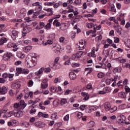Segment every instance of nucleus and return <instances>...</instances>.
<instances>
[{
  "instance_id": "393cba45",
  "label": "nucleus",
  "mask_w": 130,
  "mask_h": 130,
  "mask_svg": "<svg viewBox=\"0 0 130 130\" xmlns=\"http://www.w3.org/2000/svg\"><path fill=\"white\" fill-rule=\"evenodd\" d=\"M31 43V41L29 40H22L21 41V44L22 45H28V44H30Z\"/></svg>"
},
{
  "instance_id": "2eb2a0df",
  "label": "nucleus",
  "mask_w": 130,
  "mask_h": 130,
  "mask_svg": "<svg viewBox=\"0 0 130 130\" xmlns=\"http://www.w3.org/2000/svg\"><path fill=\"white\" fill-rule=\"evenodd\" d=\"M12 35L11 36V38L13 40H15L17 37H18V31L15 30H13L12 31Z\"/></svg>"
},
{
  "instance_id": "052dcab7",
  "label": "nucleus",
  "mask_w": 130,
  "mask_h": 130,
  "mask_svg": "<svg viewBox=\"0 0 130 130\" xmlns=\"http://www.w3.org/2000/svg\"><path fill=\"white\" fill-rule=\"evenodd\" d=\"M75 3L76 5H81L82 4V0H75Z\"/></svg>"
},
{
  "instance_id": "ddd939ff",
  "label": "nucleus",
  "mask_w": 130,
  "mask_h": 130,
  "mask_svg": "<svg viewBox=\"0 0 130 130\" xmlns=\"http://www.w3.org/2000/svg\"><path fill=\"white\" fill-rule=\"evenodd\" d=\"M26 14H27V11H26V9H22L20 10V13L19 16L22 19L23 17H24L25 16H26Z\"/></svg>"
},
{
  "instance_id": "4d7b16f0",
  "label": "nucleus",
  "mask_w": 130,
  "mask_h": 130,
  "mask_svg": "<svg viewBox=\"0 0 130 130\" xmlns=\"http://www.w3.org/2000/svg\"><path fill=\"white\" fill-rule=\"evenodd\" d=\"M70 119V115L67 114L66 116H64V121H68Z\"/></svg>"
},
{
  "instance_id": "9b49d317",
  "label": "nucleus",
  "mask_w": 130,
  "mask_h": 130,
  "mask_svg": "<svg viewBox=\"0 0 130 130\" xmlns=\"http://www.w3.org/2000/svg\"><path fill=\"white\" fill-rule=\"evenodd\" d=\"M53 48H55L54 50V52L55 53L57 54V53H59V52H60V46L58 45H55L53 46Z\"/></svg>"
},
{
  "instance_id": "2f4dec72",
  "label": "nucleus",
  "mask_w": 130,
  "mask_h": 130,
  "mask_svg": "<svg viewBox=\"0 0 130 130\" xmlns=\"http://www.w3.org/2000/svg\"><path fill=\"white\" fill-rule=\"evenodd\" d=\"M22 21V19L18 18H14L11 20V22H13V23H17V22H21Z\"/></svg>"
},
{
  "instance_id": "9d476101",
  "label": "nucleus",
  "mask_w": 130,
  "mask_h": 130,
  "mask_svg": "<svg viewBox=\"0 0 130 130\" xmlns=\"http://www.w3.org/2000/svg\"><path fill=\"white\" fill-rule=\"evenodd\" d=\"M11 56H13V54L12 53H7L4 54L3 59L6 61L9 60L11 58Z\"/></svg>"
},
{
  "instance_id": "58836bf2",
  "label": "nucleus",
  "mask_w": 130,
  "mask_h": 130,
  "mask_svg": "<svg viewBox=\"0 0 130 130\" xmlns=\"http://www.w3.org/2000/svg\"><path fill=\"white\" fill-rule=\"evenodd\" d=\"M68 9H69L68 11H64L63 12V13H64V14H66V13H73V12H74L73 9H72L70 7H69Z\"/></svg>"
},
{
  "instance_id": "6ab92c4d",
  "label": "nucleus",
  "mask_w": 130,
  "mask_h": 130,
  "mask_svg": "<svg viewBox=\"0 0 130 130\" xmlns=\"http://www.w3.org/2000/svg\"><path fill=\"white\" fill-rule=\"evenodd\" d=\"M12 89H18L21 87V84L19 83H15L12 84Z\"/></svg>"
},
{
  "instance_id": "c03bdc74",
  "label": "nucleus",
  "mask_w": 130,
  "mask_h": 130,
  "mask_svg": "<svg viewBox=\"0 0 130 130\" xmlns=\"http://www.w3.org/2000/svg\"><path fill=\"white\" fill-rule=\"evenodd\" d=\"M8 78H9V81H13V78H14V74H8Z\"/></svg>"
},
{
  "instance_id": "20e7f679",
  "label": "nucleus",
  "mask_w": 130,
  "mask_h": 130,
  "mask_svg": "<svg viewBox=\"0 0 130 130\" xmlns=\"http://www.w3.org/2000/svg\"><path fill=\"white\" fill-rule=\"evenodd\" d=\"M7 47L8 48H13L12 50L13 51H14V52L17 51V50L19 49V48L18 47V45L12 42H10L7 44Z\"/></svg>"
},
{
  "instance_id": "f704fd0d",
  "label": "nucleus",
  "mask_w": 130,
  "mask_h": 130,
  "mask_svg": "<svg viewBox=\"0 0 130 130\" xmlns=\"http://www.w3.org/2000/svg\"><path fill=\"white\" fill-rule=\"evenodd\" d=\"M101 39H102V36L100 35L95 38V41H96V42H100Z\"/></svg>"
},
{
  "instance_id": "864d4df0",
  "label": "nucleus",
  "mask_w": 130,
  "mask_h": 130,
  "mask_svg": "<svg viewBox=\"0 0 130 130\" xmlns=\"http://www.w3.org/2000/svg\"><path fill=\"white\" fill-rule=\"evenodd\" d=\"M98 77L100 79H102V78H103V77H104V74H103L102 73H100L98 74Z\"/></svg>"
},
{
  "instance_id": "dca6fc26",
  "label": "nucleus",
  "mask_w": 130,
  "mask_h": 130,
  "mask_svg": "<svg viewBox=\"0 0 130 130\" xmlns=\"http://www.w3.org/2000/svg\"><path fill=\"white\" fill-rule=\"evenodd\" d=\"M118 96L119 98H122V99H124L126 98V94L125 92L123 91H121L118 93Z\"/></svg>"
},
{
  "instance_id": "473e14b6",
  "label": "nucleus",
  "mask_w": 130,
  "mask_h": 130,
  "mask_svg": "<svg viewBox=\"0 0 130 130\" xmlns=\"http://www.w3.org/2000/svg\"><path fill=\"white\" fill-rule=\"evenodd\" d=\"M66 103H68V101L67 100V99H62L61 100L60 104L61 105H63L64 104H66Z\"/></svg>"
},
{
  "instance_id": "603ef678",
  "label": "nucleus",
  "mask_w": 130,
  "mask_h": 130,
  "mask_svg": "<svg viewBox=\"0 0 130 130\" xmlns=\"http://www.w3.org/2000/svg\"><path fill=\"white\" fill-rule=\"evenodd\" d=\"M35 125L38 127H41V122H36Z\"/></svg>"
},
{
  "instance_id": "b1692460",
  "label": "nucleus",
  "mask_w": 130,
  "mask_h": 130,
  "mask_svg": "<svg viewBox=\"0 0 130 130\" xmlns=\"http://www.w3.org/2000/svg\"><path fill=\"white\" fill-rule=\"evenodd\" d=\"M96 69H105V70H107V69H110L111 66H96Z\"/></svg>"
},
{
  "instance_id": "0eeeda50",
  "label": "nucleus",
  "mask_w": 130,
  "mask_h": 130,
  "mask_svg": "<svg viewBox=\"0 0 130 130\" xmlns=\"http://www.w3.org/2000/svg\"><path fill=\"white\" fill-rule=\"evenodd\" d=\"M98 108V107L96 106H90L86 109V111L87 112H92V111H95V110H97Z\"/></svg>"
},
{
  "instance_id": "c756f323",
  "label": "nucleus",
  "mask_w": 130,
  "mask_h": 130,
  "mask_svg": "<svg viewBox=\"0 0 130 130\" xmlns=\"http://www.w3.org/2000/svg\"><path fill=\"white\" fill-rule=\"evenodd\" d=\"M7 41V38H0V45H3L4 43H6Z\"/></svg>"
},
{
  "instance_id": "8fccbe9b",
  "label": "nucleus",
  "mask_w": 130,
  "mask_h": 130,
  "mask_svg": "<svg viewBox=\"0 0 130 130\" xmlns=\"http://www.w3.org/2000/svg\"><path fill=\"white\" fill-rule=\"evenodd\" d=\"M60 4H59V3H54L53 7L54 9H57V8L60 7Z\"/></svg>"
},
{
  "instance_id": "69168bd1",
  "label": "nucleus",
  "mask_w": 130,
  "mask_h": 130,
  "mask_svg": "<svg viewBox=\"0 0 130 130\" xmlns=\"http://www.w3.org/2000/svg\"><path fill=\"white\" fill-rule=\"evenodd\" d=\"M87 107V105H82L81 106H80V109H81V110H84L85 109V108Z\"/></svg>"
},
{
  "instance_id": "5701e85b",
  "label": "nucleus",
  "mask_w": 130,
  "mask_h": 130,
  "mask_svg": "<svg viewBox=\"0 0 130 130\" xmlns=\"http://www.w3.org/2000/svg\"><path fill=\"white\" fill-rule=\"evenodd\" d=\"M104 107H105V109L106 110H110V108L111 107V106L110 105V103H109L108 102L105 103Z\"/></svg>"
},
{
  "instance_id": "c9c22d12",
  "label": "nucleus",
  "mask_w": 130,
  "mask_h": 130,
  "mask_svg": "<svg viewBox=\"0 0 130 130\" xmlns=\"http://www.w3.org/2000/svg\"><path fill=\"white\" fill-rule=\"evenodd\" d=\"M36 112V109L33 107L30 109L29 113L30 114H35Z\"/></svg>"
},
{
  "instance_id": "49530a36",
  "label": "nucleus",
  "mask_w": 130,
  "mask_h": 130,
  "mask_svg": "<svg viewBox=\"0 0 130 130\" xmlns=\"http://www.w3.org/2000/svg\"><path fill=\"white\" fill-rule=\"evenodd\" d=\"M57 88L55 86H52L51 87V92H53V93H54L55 92H56Z\"/></svg>"
},
{
  "instance_id": "423d86ee",
  "label": "nucleus",
  "mask_w": 130,
  "mask_h": 130,
  "mask_svg": "<svg viewBox=\"0 0 130 130\" xmlns=\"http://www.w3.org/2000/svg\"><path fill=\"white\" fill-rule=\"evenodd\" d=\"M96 49L95 47L93 48V49L91 50V57H96V54H95V51H98V49H99L100 47V45L97 44L96 45Z\"/></svg>"
},
{
  "instance_id": "39448f33",
  "label": "nucleus",
  "mask_w": 130,
  "mask_h": 130,
  "mask_svg": "<svg viewBox=\"0 0 130 130\" xmlns=\"http://www.w3.org/2000/svg\"><path fill=\"white\" fill-rule=\"evenodd\" d=\"M32 6L36 7V11H37V12L39 13L41 11V10H42V6L39 5V2H36L32 4Z\"/></svg>"
},
{
  "instance_id": "de8ad7c7",
  "label": "nucleus",
  "mask_w": 130,
  "mask_h": 130,
  "mask_svg": "<svg viewBox=\"0 0 130 130\" xmlns=\"http://www.w3.org/2000/svg\"><path fill=\"white\" fill-rule=\"evenodd\" d=\"M16 72L18 73L22 74V73L23 72V69H22L21 68H16Z\"/></svg>"
},
{
  "instance_id": "f03ea898",
  "label": "nucleus",
  "mask_w": 130,
  "mask_h": 130,
  "mask_svg": "<svg viewBox=\"0 0 130 130\" xmlns=\"http://www.w3.org/2000/svg\"><path fill=\"white\" fill-rule=\"evenodd\" d=\"M9 109L8 108H4L3 109L2 113H3V118H9V117H11L13 116V111H10L8 112Z\"/></svg>"
},
{
  "instance_id": "774afa93",
  "label": "nucleus",
  "mask_w": 130,
  "mask_h": 130,
  "mask_svg": "<svg viewBox=\"0 0 130 130\" xmlns=\"http://www.w3.org/2000/svg\"><path fill=\"white\" fill-rule=\"evenodd\" d=\"M126 45L128 48H130V40H128Z\"/></svg>"
},
{
  "instance_id": "c85d7f7f",
  "label": "nucleus",
  "mask_w": 130,
  "mask_h": 130,
  "mask_svg": "<svg viewBox=\"0 0 130 130\" xmlns=\"http://www.w3.org/2000/svg\"><path fill=\"white\" fill-rule=\"evenodd\" d=\"M17 56L20 58H25V55L21 52H18L17 54Z\"/></svg>"
},
{
  "instance_id": "cd10ccee",
  "label": "nucleus",
  "mask_w": 130,
  "mask_h": 130,
  "mask_svg": "<svg viewBox=\"0 0 130 130\" xmlns=\"http://www.w3.org/2000/svg\"><path fill=\"white\" fill-rule=\"evenodd\" d=\"M115 59H116L118 61H120L121 63H125V62H126V60L124 59H122L121 57L116 58Z\"/></svg>"
},
{
  "instance_id": "4468645a",
  "label": "nucleus",
  "mask_w": 130,
  "mask_h": 130,
  "mask_svg": "<svg viewBox=\"0 0 130 130\" xmlns=\"http://www.w3.org/2000/svg\"><path fill=\"white\" fill-rule=\"evenodd\" d=\"M69 78L70 80H75L77 79V75L75 73L71 72L69 73Z\"/></svg>"
},
{
  "instance_id": "09e8293b",
  "label": "nucleus",
  "mask_w": 130,
  "mask_h": 130,
  "mask_svg": "<svg viewBox=\"0 0 130 130\" xmlns=\"http://www.w3.org/2000/svg\"><path fill=\"white\" fill-rule=\"evenodd\" d=\"M85 72H87V74H90V73L92 72V68H85Z\"/></svg>"
},
{
  "instance_id": "3c124183",
  "label": "nucleus",
  "mask_w": 130,
  "mask_h": 130,
  "mask_svg": "<svg viewBox=\"0 0 130 130\" xmlns=\"http://www.w3.org/2000/svg\"><path fill=\"white\" fill-rule=\"evenodd\" d=\"M72 90H70V89H67L66 90V91H65L64 95H69L70 93H72Z\"/></svg>"
},
{
  "instance_id": "1a4fd4ad",
  "label": "nucleus",
  "mask_w": 130,
  "mask_h": 130,
  "mask_svg": "<svg viewBox=\"0 0 130 130\" xmlns=\"http://www.w3.org/2000/svg\"><path fill=\"white\" fill-rule=\"evenodd\" d=\"M83 55V51H79L76 54L72 55L73 59H76V58H79Z\"/></svg>"
},
{
  "instance_id": "5fc2aeb1",
  "label": "nucleus",
  "mask_w": 130,
  "mask_h": 130,
  "mask_svg": "<svg viewBox=\"0 0 130 130\" xmlns=\"http://www.w3.org/2000/svg\"><path fill=\"white\" fill-rule=\"evenodd\" d=\"M43 104V103H40L39 104V107L40 109H42V110H44V109H45V107H44V106H43L42 105Z\"/></svg>"
},
{
  "instance_id": "6e6d98bb",
  "label": "nucleus",
  "mask_w": 130,
  "mask_h": 130,
  "mask_svg": "<svg viewBox=\"0 0 130 130\" xmlns=\"http://www.w3.org/2000/svg\"><path fill=\"white\" fill-rule=\"evenodd\" d=\"M94 26V24L93 23H88L87 24V27L91 29Z\"/></svg>"
},
{
  "instance_id": "bb28decb",
  "label": "nucleus",
  "mask_w": 130,
  "mask_h": 130,
  "mask_svg": "<svg viewBox=\"0 0 130 130\" xmlns=\"http://www.w3.org/2000/svg\"><path fill=\"white\" fill-rule=\"evenodd\" d=\"M110 12L112 13H116V9L115 8V6L113 4L110 5Z\"/></svg>"
},
{
  "instance_id": "a211bd4d",
  "label": "nucleus",
  "mask_w": 130,
  "mask_h": 130,
  "mask_svg": "<svg viewBox=\"0 0 130 130\" xmlns=\"http://www.w3.org/2000/svg\"><path fill=\"white\" fill-rule=\"evenodd\" d=\"M43 71H44V68H42L39 70L38 72H36L35 74L36 75V76H38V77H39V78H40L43 73Z\"/></svg>"
},
{
  "instance_id": "a878e982",
  "label": "nucleus",
  "mask_w": 130,
  "mask_h": 130,
  "mask_svg": "<svg viewBox=\"0 0 130 130\" xmlns=\"http://www.w3.org/2000/svg\"><path fill=\"white\" fill-rule=\"evenodd\" d=\"M121 68L120 67H118L117 68H115L113 70L114 74H116V73H120L121 72Z\"/></svg>"
},
{
  "instance_id": "79ce46f5",
  "label": "nucleus",
  "mask_w": 130,
  "mask_h": 130,
  "mask_svg": "<svg viewBox=\"0 0 130 130\" xmlns=\"http://www.w3.org/2000/svg\"><path fill=\"white\" fill-rule=\"evenodd\" d=\"M116 110H117V107H116V106H115L112 108H110V110H109V111L111 113L114 112V111H116Z\"/></svg>"
},
{
  "instance_id": "680f3d73",
  "label": "nucleus",
  "mask_w": 130,
  "mask_h": 130,
  "mask_svg": "<svg viewBox=\"0 0 130 130\" xmlns=\"http://www.w3.org/2000/svg\"><path fill=\"white\" fill-rule=\"evenodd\" d=\"M53 9L52 8H49V9H46V11L48 13H51V14H53Z\"/></svg>"
},
{
  "instance_id": "f3484780",
  "label": "nucleus",
  "mask_w": 130,
  "mask_h": 130,
  "mask_svg": "<svg viewBox=\"0 0 130 130\" xmlns=\"http://www.w3.org/2000/svg\"><path fill=\"white\" fill-rule=\"evenodd\" d=\"M39 25H40V26L37 25L36 26V27L35 28V29H36V30H40V29H42L43 28H44V26H45V23H44V22H40Z\"/></svg>"
},
{
  "instance_id": "a18cd8bd",
  "label": "nucleus",
  "mask_w": 130,
  "mask_h": 130,
  "mask_svg": "<svg viewBox=\"0 0 130 130\" xmlns=\"http://www.w3.org/2000/svg\"><path fill=\"white\" fill-rule=\"evenodd\" d=\"M86 89H87L88 90H92V89H93V86H92V84L91 83L87 84L86 86Z\"/></svg>"
},
{
  "instance_id": "7c9ffc66",
  "label": "nucleus",
  "mask_w": 130,
  "mask_h": 130,
  "mask_svg": "<svg viewBox=\"0 0 130 130\" xmlns=\"http://www.w3.org/2000/svg\"><path fill=\"white\" fill-rule=\"evenodd\" d=\"M51 118V119H57V118H58V117H57V113H54L52 114Z\"/></svg>"
},
{
  "instance_id": "7ed1b4c3",
  "label": "nucleus",
  "mask_w": 130,
  "mask_h": 130,
  "mask_svg": "<svg viewBox=\"0 0 130 130\" xmlns=\"http://www.w3.org/2000/svg\"><path fill=\"white\" fill-rule=\"evenodd\" d=\"M30 56L31 57V64L28 60H26L25 61V63H27V64H33L34 66H36L37 64V56L36 55V54L34 53H30Z\"/></svg>"
},
{
  "instance_id": "4c0bfd02",
  "label": "nucleus",
  "mask_w": 130,
  "mask_h": 130,
  "mask_svg": "<svg viewBox=\"0 0 130 130\" xmlns=\"http://www.w3.org/2000/svg\"><path fill=\"white\" fill-rule=\"evenodd\" d=\"M95 33H96V30H89L88 31L86 32V35H90V34H95Z\"/></svg>"
},
{
  "instance_id": "37998d69",
  "label": "nucleus",
  "mask_w": 130,
  "mask_h": 130,
  "mask_svg": "<svg viewBox=\"0 0 130 130\" xmlns=\"http://www.w3.org/2000/svg\"><path fill=\"white\" fill-rule=\"evenodd\" d=\"M104 91L106 92V93H109V92H110L111 90L110 89V88L106 87L104 88Z\"/></svg>"
},
{
  "instance_id": "aec40b11",
  "label": "nucleus",
  "mask_w": 130,
  "mask_h": 130,
  "mask_svg": "<svg viewBox=\"0 0 130 130\" xmlns=\"http://www.w3.org/2000/svg\"><path fill=\"white\" fill-rule=\"evenodd\" d=\"M81 96H83V97H84V100H85V101L89 99V94H88V93L81 92Z\"/></svg>"
},
{
  "instance_id": "338daca9",
  "label": "nucleus",
  "mask_w": 130,
  "mask_h": 130,
  "mask_svg": "<svg viewBox=\"0 0 130 130\" xmlns=\"http://www.w3.org/2000/svg\"><path fill=\"white\" fill-rule=\"evenodd\" d=\"M114 42L115 43H118L119 42V38L117 37H114Z\"/></svg>"
},
{
  "instance_id": "f257e3e1",
  "label": "nucleus",
  "mask_w": 130,
  "mask_h": 130,
  "mask_svg": "<svg viewBox=\"0 0 130 130\" xmlns=\"http://www.w3.org/2000/svg\"><path fill=\"white\" fill-rule=\"evenodd\" d=\"M26 104L25 103L24 100H21L19 103L14 104V109L13 110L14 115L15 117H22L23 116V109L26 106Z\"/></svg>"
},
{
  "instance_id": "6e6552de",
  "label": "nucleus",
  "mask_w": 130,
  "mask_h": 130,
  "mask_svg": "<svg viewBox=\"0 0 130 130\" xmlns=\"http://www.w3.org/2000/svg\"><path fill=\"white\" fill-rule=\"evenodd\" d=\"M123 117H124V116L122 115H121L120 116H118L116 118V121L119 124H121V123H123L124 122V120L123 119Z\"/></svg>"
},
{
  "instance_id": "a19ab883",
  "label": "nucleus",
  "mask_w": 130,
  "mask_h": 130,
  "mask_svg": "<svg viewBox=\"0 0 130 130\" xmlns=\"http://www.w3.org/2000/svg\"><path fill=\"white\" fill-rule=\"evenodd\" d=\"M88 125L89 127H93L95 125V122L93 121H90L88 123Z\"/></svg>"
},
{
  "instance_id": "412c9836",
  "label": "nucleus",
  "mask_w": 130,
  "mask_h": 130,
  "mask_svg": "<svg viewBox=\"0 0 130 130\" xmlns=\"http://www.w3.org/2000/svg\"><path fill=\"white\" fill-rule=\"evenodd\" d=\"M23 32L29 33V32H31V31H32V28L29 26H25L23 28Z\"/></svg>"
},
{
  "instance_id": "13d9d810",
  "label": "nucleus",
  "mask_w": 130,
  "mask_h": 130,
  "mask_svg": "<svg viewBox=\"0 0 130 130\" xmlns=\"http://www.w3.org/2000/svg\"><path fill=\"white\" fill-rule=\"evenodd\" d=\"M125 90L126 94H127V93L130 92V88L127 86H125Z\"/></svg>"
},
{
  "instance_id": "4be33fe9",
  "label": "nucleus",
  "mask_w": 130,
  "mask_h": 130,
  "mask_svg": "<svg viewBox=\"0 0 130 130\" xmlns=\"http://www.w3.org/2000/svg\"><path fill=\"white\" fill-rule=\"evenodd\" d=\"M31 49H32V46H28L23 48V51L24 52H29Z\"/></svg>"
},
{
  "instance_id": "ea45409f",
  "label": "nucleus",
  "mask_w": 130,
  "mask_h": 130,
  "mask_svg": "<svg viewBox=\"0 0 130 130\" xmlns=\"http://www.w3.org/2000/svg\"><path fill=\"white\" fill-rule=\"evenodd\" d=\"M51 28V24L48 23L44 26V29L46 30H49Z\"/></svg>"
},
{
  "instance_id": "e433bc0d",
  "label": "nucleus",
  "mask_w": 130,
  "mask_h": 130,
  "mask_svg": "<svg viewBox=\"0 0 130 130\" xmlns=\"http://www.w3.org/2000/svg\"><path fill=\"white\" fill-rule=\"evenodd\" d=\"M22 74H23V75H28V74H29V70L23 69Z\"/></svg>"
},
{
  "instance_id": "0e129e2a",
  "label": "nucleus",
  "mask_w": 130,
  "mask_h": 130,
  "mask_svg": "<svg viewBox=\"0 0 130 130\" xmlns=\"http://www.w3.org/2000/svg\"><path fill=\"white\" fill-rule=\"evenodd\" d=\"M15 66H20V65L22 64V61H20V60L16 61L15 62Z\"/></svg>"
},
{
  "instance_id": "bf43d9fd",
  "label": "nucleus",
  "mask_w": 130,
  "mask_h": 130,
  "mask_svg": "<svg viewBox=\"0 0 130 130\" xmlns=\"http://www.w3.org/2000/svg\"><path fill=\"white\" fill-rule=\"evenodd\" d=\"M116 7H117V9H118V10H120V9H121V4L120 3H117Z\"/></svg>"
},
{
  "instance_id": "e2e57ef3",
  "label": "nucleus",
  "mask_w": 130,
  "mask_h": 130,
  "mask_svg": "<svg viewBox=\"0 0 130 130\" xmlns=\"http://www.w3.org/2000/svg\"><path fill=\"white\" fill-rule=\"evenodd\" d=\"M34 13V10H30L27 12L28 16H30V15H32V14Z\"/></svg>"
},
{
  "instance_id": "72a5a7b5",
  "label": "nucleus",
  "mask_w": 130,
  "mask_h": 130,
  "mask_svg": "<svg viewBox=\"0 0 130 130\" xmlns=\"http://www.w3.org/2000/svg\"><path fill=\"white\" fill-rule=\"evenodd\" d=\"M48 87V84L47 83H42L41 84V88L42 89H46Z\"/></svg>"
},
{
  "instance_id": "f8f14e48",
  "label": "nucleus",
  "mask_w": 130,
  "mask_h": 130,
  "mask_svg": "<svg viewBox=\"0 0 130 130\" xmlns=\"http://www.w3.org/2000/svg\"><path fill=\"white\" fill-rule=\"evenodd\" d=\"M8 92V87L6 86H3L2 88H0V94L2 95H5Z\"/></svg>"
}]
</instances>
